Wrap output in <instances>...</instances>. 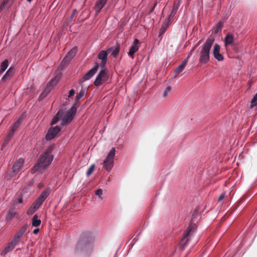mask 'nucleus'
<instances>
[{
	"label": "nucleus",
	"instance_id": "20",
	"mask_svg": "<svg viewBox=\"0 0 257 257\" xmlns=\"http://www.w3.org/2000/svg\"><path fill=\"white\" fill-rule=\"evenodd\" d=\"M180 3L179 2L174 3V4L173 6L172 9L171 10V12L170 14L169 15L170 18H174V16L176 15V14L177 12V11L180 7Z\"/></svg>",
	"mask_w": 257,
	"mask_h": 257
},
{
	"label": "nucleus",
	"instance_id": "26",
	"mask_svg": "<svg viewBox=\"0 0 257 257\" xmlns=\"http://www.w3.org/2000/svg\"><path fill=\"white\" fill-rule=\"evenodd\" d=\"M233 42V37L232 35L228 34L224 39V44L225 46H227L231 44Z\"/></svg>",
	"mask_w": 257,
	"mask_h": 257
},
{
	"label": "nucleus",
	"instance_id": "19",
	"mask_svg": "<svg viewBox=\"0 0 257 257\" xmlns=\"http://www.w3.org/2000/svg\"><path fill=\"white\" fill-rule=\"evenodd\" d=\"M187 63V60L186 59H184L182 61L181 64L177 67V68L175 70L174 73L175 76H177L179 73H180L184 70V68L186 66Z\"/></svg>",
	"mask_w": 257,
	"mask_h": 257
},
{
	"label": "nucleus",
	"instance_id": "37",
	"mask_svg": "<svg viewBox=\"0 0 257 257\" xmlns=\"http://www.w3.org/2000/svg\"><path fill=\"white\" fill-rule=\"evenodd\" d=\"M168 28V26H166L165 25L162 24V26L160 30V35H161L165 33Z\"/></svg>",
	"mask_w": 257,
	"mask_h": 257
},
{
	"label": "nucleus",
	"instance_id": "30",
	"mask_svg": "<svg viewBox=\"0 0 257 257\" xmlns=\"http://www.w3.org/2000/svg\"><path fill=\"white\" fill-rule=\"evenodd\" d=\"M44 201L43 199L38 197L36 199V200L33 203V204L38 209Z\"/></svg>",
	"mask_w": 257,
	"mask_h": 257
},
{
	"label": "nucleus",
	"instance_id": "34",
	"mask_svg": "<svg viewBox=\"0 0 257 257\" xmlns=\"http://www.w3.org/2000/svg\"><path fill=\"white\" fill-rule=\"evenodd\" d=\"M16 131L14 130V129H13L12 128V130L8 133V135H7V136L6 138V140L7 141H9L11 140V139L12 138V137L14 135V133Z\"/></svg>",
	"mask_w": 257,
	"mask_h": 257
},
{
	"label": "nucleus",
	"instance_id": "13",
	"mask_svg": "<svg viewBox=\"0 0 257 257\" xmlns=\"http://www.w3.org/2000/svg\"><path fill=\"white\" fill-rule=\"evenodd\" d=\"M99 67V64L95 63L94 66L89 71H88L83 76L84 80L90 79L96 72Z\"/></svg>",
	"mask_w": 257,
	"mask_h": 257
},
{
	"label": "nucleus",
	"instance_id": "29",
	"mask_svg": "<svg viewBox=\"0 0 257 257\" xmlns=\"http://www.w3.org/2000/svg\"><path fill=\"white\" fill-rule=\"evenodd\" d=\"M85 89L82 88L75 97V102H78L84 95Z\"/></svg>",
	"mask_w": 257,
	"mask_h": 257
},
{
	"label": "nucleus",
	"instance_id": "5",
	"mask_svg": "<svg viewBox=\"0 0 257 257\" xmlns=\"http://www.w3.org/2000/svg\"><path fill=\"white\" fill-rule=\"evenodd\" d=\"M196 229V226L195 224H190L187 227L184 235L181 239L180 244L182 249H183L188 244V241L193 236Z\"/></svg>",
	"mask_w": 257,
	"mask_h": 257
},
{
	"label": "nucleus",
	"instance_id": "43",
	"mask_svg": "<svg viewBox=\"0 0 257 257\" xmlns=\"http://www.w3.org/2000/svg\"><path fill=\"white\" fill-rule=\"evenodd\" d=\"M77 14V10H74L72 14H71V17L72 18L74 17V16Z\"/></svg>",
	"mask_w": 257,
	"mask_h": 257
},
{
	"label": "nucleus",
	"instance_id": "44",
	"mask_svg": "<svg viewBox=\"0 0 257 257\" xmlns=\"http://www.w3.org/2000/svg\"><path fill=\"white\" fill-rule=\"evenodd\" d=\"M156 6H157V3H155L153 7L151 9L150 13H152L154 12V9L155 8V7H156Z\"/></svg>",
	"mask_w": 257,
	"mask_h": 257
},
{
	"label": "nucleus",
	"instance_id": "1",
	"mask_svg": "<svg viewBox=\"0 0 257 257\" xmlns=\"http://www.w3.org/2000/svg\"><path fill=\"white\" fill-rule=\"evenodd\" d=\"M52 151L53 147H49L41 155L37 164L31 170L32 174H34L38 171H43L48 168L54 159Z\"/></svg>",
	"mask_w": 257,
	"mask_h": 257
},
{
	"label": "nucleus",
	"instance_id": "23",
	"mask_svg": "<svg viewBox=\"0 0 257 257\" xmlns=\"http://www.w3.org/2000/svg\"><path fill=\"white\" fill-rule=\"evenodd\" d=\"M108 51L111 52L112 56L114 57H116L119 51V48L118 46H115L108 49Z\"/></svg>",
	"mask_w": 257,
	"mask_h": 257
},
{
	"label": "nucleus",
	"instance_id": "39",
	"mask_svg": "<svg viewBox=\"0 0 257 257\" xmlns=\"http://www.w3.org/2000/svg\"><path fill=\"white\" fill-rule=\"evenodd\" d=\"M10 0H3L0 6V10L4 9Z\"/></svg>",
	"mask_w": 257,
	"mask_h": 257
},
{
	"label": "nucleus",
	"instance_id": "32",
	"mask_svg": "<svg viewBox=\"0 0 257 257\" xmlns=\"http://www.w3.org/2000/svg\"><path fill=\"white\" fill-rule=\"evenodd\" d=\"M257 105V93L253 96L250 102V107H253Z\"/></svg>",
	"mask_w": 257,
	"mask_h": 257
},
{
	"label": "nucleus",
	"instance_id": "9",
	"mask_svg": "<svg viewBox=\"0 0 257 257\" xmlns=\"http://www.w3.org/2000/svg\"><path fill=\"white\" fill-rule=\"evenodd\" d=\"M28 228V225L25 224L20 228L15 233L12 241L17 245L19 243L21 238L24 235Z\"/></svg>",
	"mask_w": 257,
	"mask_h": 257
},
{
	"label": "nucleus",
	"instance_id": "28",
	"mask_svg": "<svg viewBox=\"0 0 257 257\" xmlns=\"http://www.w3.org/2000/svg\"><path fill=\"white\" fill-rule=\"evenodd\" d=\"M9 66V61L7 59L5 60L1 64V72H4Z\"/></svg>",
	"mask_w": 257,
	"mask_h": 257
},
{
	"label": "nucleus",
	"instance_id": "46",
	"mask_svg": "<svg viewBox=\"0 0 257 257\" xmlns=\"http://www.w3.org/2000/svg\"><path fill=\"white\" fill-rule=\"evenodd\" d=\"M224 198V195L223 194H221L218 198V201L222 200Z\"/></svg>",
	"mask_w": 257,
	"mask_h": 257
},
{
	"label": "nucleus",
	"instance_id": "6",
	"mask_svg": "<svg viewBox=\"0 0 257 257\" xmlns=\"http://www.w3.org/2000/svg\"><path fill=\"white\" fill-rule=\"evenodd\" d=\"M115 153V148H112L108 155H107L106 158L104 159L103 165V167L107 171H109L111 170L112 168L114 165L113 159L114 158Z\"/></svg>",
	"mask_w": 257,
	"mask_h": 257
},
{
	"label": "nucleus",
	"instance_id": "24",
	"mask_svg": "<svg viewBox=\"0 0 257 257\" xmlns=\"http://www.w3.org/2000/svg\"><path fill=\"white\" fill-rule=\"evenodd\" d=\"M41 223V220L38 219V216L37 215L35 214L32 218V226L34 227L39 226Z\"/></svg>",
	"mask_w": 257,
	"mask_h": 257
},
{
	"label": "nucleus",
	"instance_id": "18",
	"mask_svg": "<svg viewBox=\"0 0 257 257\" xmlns=\"http://www.w3.org/2000/svg\"><path fill=\"white\" fill-rule=\"evenodd\" d=\"M107 1L108 0H99L98 2L96 3L94 10L96 13L98 14L101 11Z\"/></svg>",
	"mask_w": 257,
	"mask_h": 257
},
{
	"label": "nucleus",
	"instance_id": "17",
	"mask_svg": "<svg viewBox=\"0 0 257 257\" xmlns=\"http://www.w3.org/2000/svg\"><path fill=\"white\" fill-rule=\"evenodd\" d=\"M17 245L14 242H13L12 240L10 242L8 243L7 245L5 247V248L2 251L1 255H4L7 254L8 252L12 251L14 249L15 247Z\"/></svg>",
	"mask_w": 257,
	"mask_h": 257
},
{
	"label": "nucleus",
	"instance_id": "27",
	"mask_svg": "<svg viewBox=\"0 0 257 257\" xmlns=\"http://www.w3.org/2000/svg\"><path fill=\"white\" fill-rule=\"evenodd\" d=\"M223 25L222 23L219 21L217 24L214 30V33L215 34H218V33L222 29Z\"/></svg>",
	"mask_w": 257,
	"mask_h": 257
},
{
	"label": "nucleus",
	"instance_id": "7",
	"mask_svg": "<svg viewBox=\"0 0 257 257\" xmlns=\"http://www.w3.org/2000/svg\"><path fill=\"white\" fill-rule=\"evenodd\" d=\"M61 75H57L54 77L47 85L46 87L44 89V91L41 93L40 97H45L49 93L50 91L55 85L60 80Z\"/></svg>",
	"mask_w": 257,
	"mask_h": 257
},
{
	"label": "nucleus",
	"instance_id": "8",
	"mask_svg": "<svg viewBox=\"0 0 257 257\" xmlns=\"http://www.w3.org/2000/svg\"><path fill=\"white\" fill-rule=\"evenodd\" d=\"M108 75L106 69L102 70L96 77L94 84L96 86H99L107 81Z\"/></svg>",
	"mask_w": 257,
	"mask_h": 257
},
{
	"label": "nucleus",
	"instance_id": "2",
	"mask_svg": "<svg viewBox=\"0 0 257 257\" xmlns=\"http://www.w3.org/2000/svg\"><path fill=\"white\" fill-rule=\"evenodd\" d=\"M76 111L77 108L74 105L68 110L62 109L59 110L53 117L51 124H56L60 119L62 120L61 123L62 125H65L68 124L72 120Z\"/></svg>",
	"mask_w": 257,
	"mask_h": 257
},
{
	"label": "nucleus",
	"instance_id": "47",
	"mask_svg": "<svg viewBox=\"0 0 257 257\" xmlns=\"http://www.w3.org/2000/svg\"><path fill=\"white\" fill-rule=\"evenodd\" d=\"M39 229L38 228H36L33 230V233L35 234H36L39 232Z\"/></svg>",
	"mask_w": 257,
	"mask_h": 257
},
{
	"label": "nucleus",
	"instance_id": "41",
	"mask_svg": "<svg viewBox=\"0 0 257 257\" xmlns=\"http://www.w3.org/2000/svg\"><path fill=\"white\" fill-rule=\"evenodd\" d=\"M75 93V91L73 89H71L69 92V95L68 97H70L71 96H73Z\"/></svg>",
	"mask_w": 257,
	"mask_h": 257
},
{
	"label": "nucleus",
	"instance_id": "42",
	"mask_svg": "<svg viewBox=\"0 0 257 257\" xmlns=\"http://www.w3.org/2000/svg\"><path fill=\"white\" fill-rule=\"evenodd\" d=\"M17 202L19 203H22L23 202V198L22 197H19L17 198Z\"/></svg>",
	"mask_w": 257,
	"mask_h": 257
},
{
	"label": "nucleus",
	"instance_id": "25",
	"mask_svg": "<svg viewBox=\"0 0 257 257\" xmlns=\"http://www.w3.org/2000/svg\"><path fill=\"white\" fill-rule=\"evenodd\" d=\"M51 189L50 188H46L44 191H43L40 195L39 196V198L43 199L44 201L48 197L50 193Z\"/></svg>",
	"mask_w": 257,
	"mask_h": 257
},
{
	"label": "nucleus",
	"instance_id": "33",
	"mask_svg": "<svg viewBox=\"0 0 257 257\" xmlns=\"http://www.w3.org/2000/svg\"><path fill=\"white\" fill-rule=\"evenodd\" d=\"M95 194L96 196H97L98 197V198L100 199H101V200L103 199V197L102 196V195L103 194V191L101 189H98L96 190H95Z\"/></svg>",
	"mask_w": 257,
	"mask_h": 257
},
{
	"label": "nucleus",
	"instance_id": "21",
	"mask_svg": "<svg viewBox=\"0 0 257 257\" xmlns=\"http://www.w3.org/2000/svg\"><path fill=\"white\" fill-rule=\"evenodd\" d=\"M13 72L14 68L12 67H11L2 77L1 81L4 82L10 77L13 75Z\"/></svg>",
	"mask_w": 257,
	"mask_h": 257
},
{
	"label": "nucleus",
	"instance_id": "48",
	"mask_svg": "<svg viewBox=\"0 0 257 257\" xmlns=\"http://www.w3.org/2000/svg\"><path fill=\"white\" fill-rule=\"evenodd\" d=\"M4 72H1V70H0V75H1Z\"/></svg>",
	"mask_w": 257,
	"mask_h": 257
},
{
	"label": "nucleus",
	"instance_id": "35",
	"mask_svg": "<svg viewBox=\"0 0 257 257\" xmlns=\"http://www.w3.org/2000/svg\"><path fill=\"white\" fill-rule=\"evenodd\" d=\"M171 90V87L170 86H168L166 87V88L165 89L163 92V97L165 98L166 97L168 94L170 93Z\"/></svg>",
	"mask_w": 257,
	"mask_h": 257
},
{
	"label": "nucleus",
	"instance_id": "14",
	"mask_svg": "<svg viewBox=\"0 0 257 257\" xmlns=\"http://www.w3.org/2000/svg\"><path fill=\"white\" fill-rule=\"evenodd\" d=\"M98 58L101 60L100 66L101 68H103L107 60V53L105 50H101L98 54Z\"/></svg>",
	"mask_w": 257,
	"mask_h": 257
},
{
	"label": "nucleus",
	"instance_id": "31",
	"mask_svg": "<svg viewBox=\"0 0 257 257\" xmlns=\"http://www.w3.org/2000/svg\"><path fill=\"white\" fill-rule=\"evenodd\" d=\"M37 209L38 208L36 206L32 204L27 210V213L28 215H32L36 211Z\"/></svg>",
	"mask_w": 257,
	"mask_h": 257
},
{
	"label": "nucleus",
	"instance_id": "22",
	"mask_svg": "<svg viewBox=\"0 0 257 257\" xmlns=\"http://www.w3.org/2000/svg\"><path fill=\"white\" fill-rule=\"evenodd\" d=\"M24 118V114L21 115L18 118L16 121L14 123L13 126L12 127V128L14 129V130L16 131L17 130V128L19 127V126L22 122Z\"/></svg>",
	"mask_w": 257,
	"mask_h": 257
},
{
	"label": "nucleus",
	"instance_id": "12",
	"mask_svg": "<svg viewBox=\"0 0 257 257\" xmlns=\"http://www.w3.org/2000/svg\"><path fill=\"white\" fill-rule=\"evenodd\" d=\"M220 46L218 44H215L213 47V55L214 58L218 61L223 60L224 57L220 53Z\"/></svg>",
	"mask_w": 257,
	"mask_h": 257
},
{
	"label": "nucleus",
	"instance_id": "38",
	"mask_svg": "<svg viewBox=\"0 0 257 257\" xmlns=\"http://www.w3.org/2000/svg\"><path fill=\"white\" fill-rule=\"evenodd\" d=\"M16 215V213L13 211H9L7 216V219H12Z\"/></svg>",
	"mask_w": 257,
	"mask_h": 257
},
{
	"label": "nucleus",
	"instance_id": "45",
	"mask_svg": "<svg viewBox=\"0 0 257 257\" xmlns=\"http://www.w3.org/2000/svg\"><path fill=\"white\" fill-rule=\"evenodd\" d=\"M44 185L43 183H39L38 187L39 189H41L44 187Z\"/></svg>",
	"mask_w": 257,
	"mask_h": 257
},
{
	"label": "nucleus",
	"instance_id": "3",
	"mask_svg": "<svg viewBox=\"0 0 257 257\" xmlns=\"http://www.w3.org/2000/svg\"><path fill=\"white\" fill-rule=\"evenodd\" d=\"M95 241V237L93 234L90 232H85L82 234L81 239L78 242L76 248L81 249L84 252L91 251Z\"/></svg>",
	"mask_w": 257,
	"mask_h": 257
},
{
	"label": "nucleus",
	"instance_id": "15",
	"mask_svg": "<svg viewBox=\"0 0 257 257\" xmlns=\"http://www.w3.org/2000/svg\"><path fill=\"white\" fill-rule=\"evenodd\" d=\"M139 40L135 39L128 53V55L132 57L133 59L134 58V54L139 50Z\"/></svg>",
	"mask_w": 257,
	"mask_h": 257
},
{
	"label": "nucleus",
	"instance_id": "36",
	"mask_svg": "<svg viewBox=\"0 0 257 257\" xmlns=\"http://www.w3.org/2000/svg\"><path fill=\"white\" fill-rule=\"evenodd\" d=\"M94 165L93 164L89 168V169H88V170L87 171V172H86V175L87 176H90L92 173L93 172V171H94Z\"/></svg>",
	"mask_w": 257,
	"mask_h": 257
},
{
	"label": "nucleus",
	"instance_id": "11",
	"mask_svg": "<svg viewBox=\"0 0 257 257\" xmlns=\"http://www.w3.org/2000/svg\"><path fill=\"white\" fill-rule=\"evenodd\" d=\"M77 52L76 48L72 49L63 59L61 66L65 65L74 57Z\"/></svg>",
	"mask_w": 257,
	"mask_h": 257
},
{
	"label": "nucleus",
	"instance_id": "4",
	"mask_svg": "<svg viewBox=\"0 0 257 257\" xmlns=\"http://www.w3.org/2000/svg\"><path fill=\"white\" fill-rule=\"evenodd\" d=\"M214 42L213 37L208 38L201 49L199 62L201 64L207 63L210 60V51Z\"/></svg>",
	"mask_w": 257,
	"mask_h": 257
},
{
	"label": "nucleus",
	"instance_id": "40",
	"mask_svg": "<svg viewBox=\"0 0 257 257\" xmlns=\"http://www.w3.org/2000/svg\"><path fill=\"white\" fill-rule=\"evenodd\" d=\"M172 19V18H170L169 16H168V17L165 19V21L163 22V24L169 27L170 22Z\"/></svg>",
	"mask_w": 257,
	"mask_h": 257
},
{
	"label": "nucleus",
	"instance_id": "49",
	"mask_svg": "<svg viewBox=\"0 0 257 257\" xmlns=\"http://www.w3.org/2000/svg\"><path fill=\"white\" fill-rule=\"evenodd\" d=\"M33 0H27L28 2H31V1H32Z\"/></svg>",
	"mask_w": 257,
	"mask_h": 257
},
{
	"label": "nucleus",
	"instance_id": "50",
	"mask_svg": "<svg viewBox=\"0 0 257 257\" xmlns=\"http://www.w3.org/2000/svg\"><path fill=\"white\" fill-rule=\"evenodd\" d=\"M194 48H193V49L191 51L190 53H191V52H192L193 51H194Z\"/></svg>",
	"mask_w": 257,
	"mask_h": 257
},
{
	"label": "nucleus",
	"instance_id": "10",
	"mask_svg": "<svg viewBox=\"0 0 257 257\" xmlns=\"http://www.w3.org/2000/svg\"><path fill=\"white\" fill-rule=\"evenodd\" d=\"M61 128L59 126L51 127L49 129L48 133L46 136L47 140H51L54 138L57 134L60 132Z\"/></svg>",
	"mask_w": 257,
	"mask_h": 257
},
{
	"label": "nucleus",
	"instance_id": "16",
	"mask_svg": "<svg viewBox=\"0 0 257 257\" xmlns=\"http://www.w3.org/2000/svg\"><path fill=\"white\" fill-rule=\"evenodd\" d=\"M24 163V160L23 158H20L15 163L13 166V171L14 173L19 172L20 171L23 164Z\"/></svg>",
	"mask_w": 257,
	"mask_h": 257
}]
</instances>
